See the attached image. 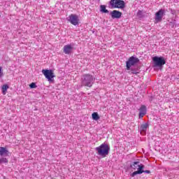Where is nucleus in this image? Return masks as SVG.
Wrapping results in <instances>:
<instances>
[{"label":"nucleus","instance_id":"f257e3e1","mask_svg":"<svg viewBox=\"0 0 179 179\" xmlns=\"http://www.w3.org/2000/svg\"><path fill=\"white\" fill-rule=\"evenodd\" d=\"M96 78L90 74H84L80 78L81 85L86 87H92L94 85Z\"/></svg>","mask_w":179,"mask_h":179},{"label":"nucleus","instance_id":"f03ea898","mask_svg":"<svg viewBox=\"0 0 179 179\" xmlns=\"http://www.w3.org/2000/svg\"><path fill=\"white\" fill-rule=\"evenodd\" d=\"M95 152H96V155H98V156H101V157H106L110 152V147L106 143H102L99 147L95 148Z\"/></svg>","mask_w":179,"mask_h":179},{"label":"nucleus","instance_id":"7ed1b4c3","mask_svg":"<svg viewBox=\"0 0 179 179\" xmlns=\"http://www.w3.org/2000/svg\"><path fill=\"white\" fill-rule=\"evenodd\" d=\"M143 164H139V162H134L131 165V168L133 170H137L131 173V177H135L137 174H142L143 173Z\"/></svg>","mask_w":179,"mask_h":179},{"label":"nucleus","instance_id":"20e7f679","mask_svg":"<svg viewBox=\"0 0 179 179\" xmlns=\"http://www.w3.org/2000/svg\"><path fill=\"white\" fill-rule=\"evenodd\" d=\"M110 5L113 8L124 9L125 8V1L124 0H110Z\"/></svg>","mask_w":179,"mask_h":179},{"label":"nucleus","instance_id":"39448f33","mask_svg":"<svg viewBox=\"0 0 179 179\" xmlns=\"http://www.w3.org/2000/svg\"><path fill=\"white\" fill-rule=\"evenodd\" d=\"M139 62V59L135 56H132L129 58V60L126 62V66L127 71H131V66L136 65Z\"/></svg>","mask_w":179,"mask_h":179},{"label":"nucleus","instance_id":"423d86ee","mask_svg":"<svg viewBox=\"0 0 179 179\" xmlns=\"http://www.w3.org/2000/svg\"><path fill=\"white\" fill-rule=\"evenodd\" d=\"M67 20L70 22L71 24H73V26H78V24H79V17L77 15L71 14Z\"/></svg>","mask_w":179,"mask_h":179},{"label":"nucleus","instance_id":"0eeeda50","mask_svg":"<svg viewBox=\"0 0 179 179\" xmlns=\"http://www.w3.org/2000/svg\"><path fill=\"white\" fill-rule=\"evenodd\" d=\"M153 61H154V66H163V65L166 64V61L163 57H154Z\"/></svg>","mask_w":179,"mask_h":179},{"label":"nucleus","instance_id":"6e6552de","mask_svg":"<svg viewBox=\"0 0 179 179\" xmlns=\"http://www.w3.org/2000/svg\"><path fill=\"white\" fill-rule=\"evenodd\" d=\"M42 73L44 76L48 79V80H52L53 78H55V75H54V71L52 70H42Z\"/></svg>","mask_w":179,"mask_h":179},{"label":"nucleus","instance_id":"1a4fd4ad","mask_svg":"<svg viewBox=\"0 0 179 179\" xmlns=\"http://www.w3.org/2000/svg\"><path fill=\"white\" fill-rule=\"evenodd\" d=\"M166 11L164 9H160L155 13V22H162L163 17L164 16Z\"/></svg>","mask_w":179,"mask_h":179},{"label":"nucleus","instance_id":"9d476101","mask_svg":"<svg viewBox=\"0 0 179 179\" xmlns=\"http://www.w3.org/2000/svg\"><path fill=\"white\" fill-rule=\"evenodd\" d=\"M63 51L66 55H69L73 51V46L71 44L66 45L63 48Z\"/></svg>","mask_w":179,"mask_h":179},{"label":"nucleus","instance_id":"9b49d317","mask_svg":"<svg viewBox=\"0 0 179 179\" xmlns=\"http://www.w3.org/2000/svg\"><path fill=\"white\" fill-rule=\"evenodd\" d=\"M112 19H120L122 16V13L118 10H113L110 13Z\"/></svg>","mask_w":179,"mask_h":179},{"label":"nucleus","instance_id":"f8f14e48","mask_svg":"<svg viewBox=\"0 0 179 179\" xmlns=\"http://www.w3.org/2000/svg\"><path fill=\"white\" fill-rule=\"evenodd\" d=\"M139 118H143V115L146 114V106L145 105H142L139 108Z\"/></svg>","mask_w":179,"mask_h":179},{"label":"nucleus","instance_id":"ddd939ff","mask_svg":"<svg viewBox=\"0 0 179 179\" xmlns=\"http://www.w3.org/2000/svg\"><path fill=\"white\" fill-rule=\"evenodd\" d=\"M9 153V151L3 147H0V156H6Z\"/></svg>","mask_w":179,"mask_h":179},{"label":"nucleus","instance_id":"4468645a","mask_svg":"<svg viewBox=\"0 0 179 179\" xmlns=\"http://www.w3.org/2000/svg\"><path fill=\"white\" fill-rule=\"evenodd\" d=\"M8 89H9V85H3L1 87V92H2V94H3V96H5V94H6V92H8Z\"/></svg>","mask_w":179,"mask_h":179},{"label":"nucleus","instance_id":"2eb2a0df","mask_svg":"<svg viewBox=\"0 0 179 179\" xmlns=\"http://www.w3.org/2000/svg\"><path fill=\"white\" fill-rule=\"evenodd\" d=\"M92 120L94 121H99L100 120V116H99V113L94 112L92 115Z\"/></svg>","mask_w":179,"mask_h":179},{"label":"nucleus","instance_id":"dca6fc26","mask_svg":"<svg viewBox=\"0 0 179 179\" xmlns=\"http://www.w3.org/2000/svg\"><path fill=\"white\" fill-rule=\"evenodd\" d=\"M148 128H149V124L148 123H144L141 126L140 129L143 132H145Z\"/></svg>","mask_w":179,"mask_h":179},{"label":"nucleus","instance_id":"f3484780","mask_svg":"<svg viewBox=\"0 0 179 179\" xmlns=\"http://www.w3.org/2000/svg\"><path fill=\"white\" fill-rule=\"evenodd\" d=\"M100 12L102 13H108V10L106 9V5H101L100 6Z\"/></svg>","mask_w":179,"mask_h":179},{"label":"nucleus","instance_id":"a211bd4d","mask_svg":"<svg viewBox=\"0 0 179 179\" xmlns=\"http://www.w3.org/2000/svg\"><path fill=\"white\" fill-rule=\"evenodd\" d=\"M129 73H130V75H132V73H134L135 75H136L137 73H139V72H138V70L136 69H131L130 71H129Z\"/></svg>","mask_w":179,"mask_h":179},{"label":"nucleus","instance_id":"6ab92c4d","mask_svg":"<svg viewBox=\"0 0 179 179\" xmlns=\"http://www.w3.org/2000/svg\"><path fill=\"white\" fill-rule=\"evenodd\" d=\"M29 87H30L31 89H36V87H37V85H36V83H31V84L29 85Z\"/></svg>","mask_w":179,"mask_h":179},{"label":"nucleus","instance_id":"aec40b11","mask_svg":"<svg viewBox=\"0 0 179 179\" xmlns=\"http://www.w3.org/2000/svg\"><path fill=\"white\" fill-rule=\"evenodd\" d=\"M1 163H8V159L6 158H1Z\"/></svg>","mask_w":179,"mask_h":179},{"label":"nucleus","instance_id":"412c9836","mask_svg":"<svg viewBox=\"0 0 179 179\" xmlns=\"http://www.w3.org/2000/svg\"><path fill=\"white\" fill-rule=\"evenodd\" d=\"M137 16H138V17H142V10L138 11Z\"/></svg>","mask_w":179,"mask_h":179},{"label":"nucleus","instance_id":"4be33fe9","mask_svg":"<svg viewBox=\"0 0 179 179\" xmlns=\"http://www.w3.org/2000/svg\"><path fill=\"white\" fill-rule=\"evenodd\" d=\"M143 173H145L146 174H150V171H149V170H146V171L143 170Z\"/></svg>","mask_w":179,"mask_h":179},{"label":"nucleus","instance_id":"5701e85b","mask_svg":"<svg viewBox=\"0 0 179 179\" xmlns=\"http://www.w3.org/2000/svg\"><path fill=\"white\" fill-rule=\"evenodd\" d=\"M3 73H2V67H0V78L2 76Z\"/></svg>","mask_w":179,"mask_h":179},{"label":"nucleus","instance_id":"b1692460","mask_svg":"<svg viewBox=\"0 0 179 179\" xmlns=\"http://www.w3.org/2000/svg\"><path fill=\"white\" fill-rule=\"evenodd\" d=\"M0 163H1V159H0Z\"/></svg>","mask_w":179,"mask_h":179}]
</instances>
